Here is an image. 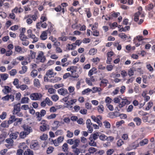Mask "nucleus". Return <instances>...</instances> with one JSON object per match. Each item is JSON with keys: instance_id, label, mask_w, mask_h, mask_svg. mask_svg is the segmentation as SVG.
Returning <instances> with one entry per match:
<instances>
[{"instance_id": "obj_1", "label": "nucleus", "mask_w": 155, "mask_h": 155, "mask_svg": "<svg viewBox=\"0 0 155 155\" xmlns=\"http://www.w3.org/2000/svg\"><path fill=\"white\" fill-rule=\"evenodd\" d=\"M38 18V16L37 14L33 15L29 14L25 16V19H26V22L28 25H31L33 21H35Z\"/></svg>"}, {"instance_id": "obj_2", "label": "nucleus", "mask_w": 155, "mask_h": 155, "mask_svg": "<svg viewBox=\"0 0 155 155\" xmlns=\"http://www.w3.org/2000/svg\"><path fill=\"white\" fill-rule=\"evenodd\" d=\"M21 104L18 103L14 105L13 106V110L12 111L14 115H17V116L22 117L23 116L22 113L20 112L21 111Z\"/></svg>"}, {"instance_id": "obj_3", "label": "nucleus", "mask_w": 155, "mask_h": 155, "mask_svg": "<svg viewBox=\"0 0 155 155\" xmlns=\"http://www.w3.org/2000/svg\"><path fill=\"white\" fill-rule=\"evenodd\" d=\"M42 97V94L38 93H32L30 95V97L32 100H39Z\"/></svg>"}, {"instance_id": "obj_4", "label": "nucleus", "mask_w": 155, "mask_h": 155, "mask_svg": "<svg viewBox=\"0 0 155 155\" xmlns=\"http://www.w3.org/2000/svg\"><path fill=\"white\" fill-rule=\"evenodd\" d=\"M46 111L45 110H41L40 112H37L35 113V115L36 116V118L37 121H39L41 120L42 117H44L46 114Z\"/></svg>"}, {"instance_id": "obj_5", "label": "nucleus", "mask_w": 155, "mask_h": 155, "mask_svg": "<svg viewBox=\"0 0 155 155\" xmlns=\"http://www.w3.org/2000/svg\"><path fill=\"white\" fill-rule=\"evenodd\" d=\"M27 32L28 37L33 39L32 42V43H35L38 41V38L36 37L35 35L32 33L31 30L29 29L27 30Z\"/></svg>"}, {"instance_id": "obj_6", "label": "nucleus", "mask_w": 155, "mask_h": 155, "mask_svg": "<svg viewBox=\"0 0 155 155\" xmlns=\"http://www.w3.org/2000/svg\"><path fill=\"white\" fill-rule=\"evenodd\" d=\"M30 147L34 150H37L39 149V145L38 142L37 140H32L31 142Z\"/></svg>"}, {"instance_id": "obj_7", "label": "nucleus", "mask_w": 155, "mask_h": 155, "mask_svg": "<svg viewBox=\"0 0 155 155\" xmlns=\"http://www.w3.org/2000/svg\"><path fill=\"white\" fill-rule=\"evenodd\" d=\"M139 143L137 141H135L131 143L127 147V150L130 151L135 149L139 146Z\"/></svg>"}, {"instance_id": "obj_8", "label": "nucleus", "mask_w": 155, "mask_h": 155, "mask_svg": "<svg viewBox=\"0 0 155 155\" xmlns=\"http://www.w3.org/2000/svg\"><path fill=\"white\" fill-rule=\"evenodd\" d=\"M22 128L23 129L24 131L26 134H29L30 132L32 131V129L31 127L28 125L24 124L22 126Z\"/></svg>"}, {"instance_id": "obj_9", "label": "nucleus", "mask_w": 155, "mask_h": 155, "mask_svg": "<svg viewBox=\"0 0 155 155\" xmlns=\"http://www.w3.org/2000/svg\"><path fill=\"white\" fill-rule=\"evenodd\" d=\"M36 59L41 62H44L45 61L46 58L44 55L43 52L41 51L39 52Z\"/></svg>"}, {"instance_id": "obj_10", "label": "nucleus", "mask_w": 155, "mask_h": 155, "mask_svg": "<svg viewBox=\"0 0 155 155\" xmlns=\"http://www.w3.org/2000/svg\"><path fill=\"white\" fill-rule=\"evenodd\" d=\"M87 127L88 129V132L89 133H92L93 131V129L91 126L92 123L90 119H87L86 121Z\"/></svg>"}, {"instance_id": "obj_11", "label": "nucleus", "mask_w": 155, "mask_h": 155, "mask_svg": "<svg viewBox=\"0 0 155 155\" xmlns=\"http://www.w3.org/2000/svg\"><path fill=\"white\" fill-rule=\"evenodd\" d=\"M114 52L112 51L108 52L107 53V58L106 60V63L107 64H110V62L112 61V56L114 55Z\"/></svg>"}, {"instance_id": "obj_12", "label": "nucleus", "mask_w": 155, "mask_h": 155, "mask_svg": "<svg viewBox=\"0 0 155 155\" xmlns=\"http://www.w3.org/2000/svg\"><path fill=\"white\" fill-rule=\"evenodd\" d=\"M49 23L50 24V27L48 28V30L46 31L50 34H55L56 33V31L55 29L53 27V25L51 22H49Z\"/></svg>"}, {"instance_id": "obj_13", "label": "nucleus", "mask_w": 155, "mask_h": 155, "mask_svg": "<svg viewBox=\"0 0 155 155\" xmlns=\"http://www.w3.org/2000/svg\"><path fill=\"white\" fill-rule=\"evenodd\" d=\"M130 104V102L127 99H123L122 101L118 105L119 107L121 108L124 106L125 105H128Z\"/></svg>"}, {"instance_id": "obj_14", "label": "nucleus", "mask_w": 155, "mask_h": 155, "mask_svg": "<svg viewBox=\"0 0 155 155\" xmlns=\"http://www.w3.org/2000/svg\"><path fill=\"white\" fill-rule=\"evenodd\" d=\"M119 112L116 111L109 113L108 115L109 117L113 118L115 117H119Z\"/></svg>"}, {"instance_id": "obj_15", "label": "nucleus", "mask_w": 155, "mask_h": 155, "mask_svg": "<svg viewBox=\"0 0 155 155\" xmlns=\"http://www.w3.org/2000/svg\"><path fill=\"white\" fill-rule=\"evenodd\" d=\"M58 92L59 94L63 96H65L68 94L67 90L66 89L62 88L58 89Z\"/></svg>"}, {"instance_id": "obj_16", "label": "nucleus", "mask_w": 155, "mask_h": 155, "mask_svg": "<svg viewBox=\"0 0 155 155\" xmlns=\"http://www.w3.org/2000/svg\"><path fill=\"white\" fill-rule=\"evenodd\" d=\"M56 74V73H54L52 69L48 70L46 73V75L50 78L52 77L54 75H55Z\"/></svg>"}, {"instance_id": "obj_17", "label": "nucleus", "mask_w": 155, "mask_h": 155, "mask_svg": "<svg viewBox=\"0 0 155 155\" xmlns=\"http://www.w3.org/2000/svg\"><path fill=\"white\" fill-rule=\"evenodd\" d=\"M84 11L87 18H89L92 16V15L90 8H85Z\"/></svg>"}, {"instance_id": "obj_18", "label": "nucleus", "mask_w": 155, "mask_h": 155, "mask_svg": "<svg viewBox=\"0 0 155 155\" xmlns=\"http://www.w3.org/2000/svg\"><path fill=\"white\" fill-rule=\"evenodd\" d=\"M90 141L88 143L89 145L91 146L96 147L97 146V143L95 141V140L92 139V137H90L89 138Z\"/></svg>"}, {"instance_id": "obj_19", "label": "nucleus", "mask_w": 155, "mask_h": 155, "mask_svg": "<svg viewBox=\"0 0 155 155\" xmlns=\"http://www.w3.org/2000/svg\"><path fill=\"white\" fill-rule=\"evenodd\" d=\"M80 142V140L79 139H75L74 140V144L71 147V148L72 149L76 148L79 146Z\"/></svg>"}, {"instance_id": "obj_20", "label": "nucleus", "mask_w": 155, "mask_h": 155, "mask_svg": "<svg viewBox=\"0 0 155 155\" xmlns=\"http://www.w3.org/2000/svg\"><path fill=\"white\" fill-rule=\"evenodd\" d=\"M40 38L42 40H45L47 38V32L46 31H43L40 35Z\"/></svg>"}, {"instance_id": "obj_21", "label": "nucleus", "mask_w": 155, "mask_h": 155, "mask_svg": "<svg viewBox=\"0 0 155 155\" xmlns=\"http://www.w3.org/2000/svg\"><path fill=\"white\" fill-rule=\"evenodd\" d=\"M40 129L41 131L44 132L46 130H49V125H41L40 127Z\"/></svg>"}, {"instance_id": "obj_22", "label": "nucleus", "mask_w": 155, "mask_h": 155, "mask_svg": "<svg viewBox=\"0 0 155 155\" xmlns=\"http://www.w3.org/2000/svg\"><path fill=\"white\" fill-rule=\"evenodd\" d=\"M97 70V69L94 67L92 68L88 72V75L89 76H91L94 74H96V71H95Z\"/></svg>"}, {"instance_id": "obj_23", "label": "nucleus", "mask_w": 155, "mask_h": 155, "mask_svg": "<svg viewBox=\"0 0 155 155\" xmlns=\"http://www.w3.org/2000/svg\"><path fill=\"white\" fill-rule=\"evenodd\" d=\"M134 121L136 122L137 125L139 126L141 124V120L138 117H136L134 118Z\"/></svg>"}, {"instance_id": "obj_24", "label": "nucleus", "mask_w": 155, "mask_h": 155, "mask_svg": "<svg viewBox=\"0 0 155 155\" xmlns=\"http://www.w3.org/2000/svg\"><path fill=\"white\" fill-rule=\"evenodd\" d=\"M154 8V5L152 3H150L146 6L145 9L147 11H150Z\"/></svg>"}, {"instance_id": "obj_25", "label": "nucleus", "mask_w": 155, "mask_h": 155, "mask_svg": "<svg viewBox=\"0 0 155 155\" xmlns=\"http://www.w3.org/2000/svg\"><path fill=\"white\" fill-rule=\"evenodd\" d=\"M141 14V13L140 11L136 12L134 15V20L135 21H138L139 20V17Z\"/></svg>"}, {"instance_id": "obj_26", "label": "nucleus", "mask_w": 155, "mask_h": 155, "mask_svg": "<svg viewBox=\"0 0 155 155\" xmlns=\"http://www.w3.org/2000/svg\"><path fill=\"white\" fill-rule=\"evenodd\" d=\"M24 155H33V152L29 149H27L24 152Z\"/></svg>"}, {"instance_id": "obj_27", "label": "nucleus", "mask_w": 155, "mask_h": 155, "mask_svg": "<svg viewBox=\"0 0 155 155\" xmlns=\"http://www.w3.org/2000/svg\"><path fill=\"white\" fill-rule=\"evenodd\" d=\"M148 140L147 138H145L139 142V144L141 146H143L147 144L148 143Z\"/></svg>"}, {"instance_id": "obj_28", "label": "nucleus", "mask_w": 155, "mask_h": 155, "mask_svg": "<svg viewBox=\"0 0 155 155\" xmlns=\"http://www.w3.org/2000/svg\"><path fill=\"white\" fill-rule=\"evenodd\" d=\"M16 118H15V116H11L9 118V120L8 121V123L9 124H11L16 121Z\"/></svg>"}, {"instance_id": "obj_29", "label": "nucleus", "mask_w": 155, "mask_h": 155, "mask_svg": "<svg viewBox=\"0 0 155 155\" xmlns=\"http://www.w3.org/2000/svg\"><path fill=\"white\" fill-rule=\"evenodd\" d=\"M29 99L28 97H24L22 98L21 103L22 104H27L28 103Z\"/></svg>"}, {"instance_id": "obj_30", "label": "nucleus", "mask_w": 155, "mask_h": 155, "mask_svg": "<svg viewBox=\"0 0 155 155\" xmlns=\"http://www.w3.org/2000/svg\"><path fill=\"white\" fill-rule=\"evenodd\" d=\"M136 71V69L134 67L130 68L128 72L129 75L130 76H132L134 74V71Z\"/></svg>"}, {"instance_id": "obj_31", "label": "nucleus", "mask_w": 155, "mask_h": 155, "mask_svg": "<svg viewBox=\"0 0 155 155\" xmlns=\"http://www.w3.org/2000/svg\"><path fill=\"white\" fill-rule=\"evenodd\" d=\"M61 78L58 77H55L50 79V81L53 83H56L61 80Z\"/></svg>"}, {"instance_id": "obj_32", "label": "nucleus", "mask_w": 155, "mask_h": 155, "mask_svg": "<svg viewBox=\"0 0 155 155\" xmlns=\"http://www.w3.org/2000/svg\"><path fill=\"white\" fill-rule=\"evenodd\" d=\"M18 134V132H16L15 133H12L10 135V137L12 139H15L17 138Z\"/></svg>"}, {"instance_id": "obj_33", "label": "nucleus", "mask_w": 155, "mask_h": 155, "mask_svg": "<svg viewBox=\"0 0 155 155\" xmlns=\"http://www.w3.org/2000/svg\"><path fill=\"white\" fill-rule=\"evenodd\" d=\"M27 69L28 68L27 66H24L22 67V70L19 71V72L21 74H24L27 71Z\"/></svg>"}, {"instance_id": "obj_34", "label": "nucleus", "mask_w": 155, "mask_h": 155, "mask_svg": "<svg viewBox=\"0 0 155 155\" xmlns=\"http://www.w3.org/2000/svg\"><path fill=\"white\" fill-rule=\"evenodd\" d=\"M99 136V133L98 132H96L91 134V137H92V139H94V140H95L98 138Z\"/></svg>"}, {"instance_id": "obj_35", "label": "nucleus", "mask_w": 155, "mask_h": 155, "mask_svg": "<svg viewBox=\"0 0 155 155\" xmlns=\"http://www.w3.org/2000/svg\"><path fill=\"white\" fill-rule=\"evenodd\" d=\"M1 78L2 80H5L8 77V75L7 74H0Z\"/></svg>"}, {"instance_id": "obj_36", "label": "nucleus", "mask_w": 155, "mask_h": 155, "mask_svg": "<svg viewBox=\"0 0 155 155\" xmlns=\"http://www.w3.org/2000/svg\"><path fill=\"white\" fill-rule=\"evenodd\" d=\"M97 110L100 113H102L104 111V107L101 104L98 106Z\"/></svg>"}, {"instance_id": "obj_37", "label": "nucleus", "mask_w": 155, "mask_h": 155, "mask_svg": "<svg viewBox=\"0 0 155 155\" xmlns=\"http://www.w3.org/2000/svg\"><path fill=\"white\" fill-rule=\"evenodd\" d=\"M34 84L35 87H38L40 86V84L39 80L38 79H35L34 81Z\"/></svg>"}, {"instance_id": "obj_38", "label": "nucleus", "mask_w": 155, "mask_h": 155, "mask_svg": "<svg viewBox=\"0 0 155 155\" xmlns=\"http://www.w3.org/2000/svg\"><path fill=\"white\" fill-rule=\"evenodd\" d=\"M19 37L21 40H25V39L27 38V36L24 35V32H21L19 35Z\"/></svg>"}, {"instance_id": "obj_39", "label": "nucleus", "mask_w": 155, "mask_h": 155, "mask_svg": "<svg viewBox=\"0 0 155 155\" xmlns=\"http://www.w3.org/2000/svg\"><path fill=\"white\" fill-rule=\"evenodd\" d=\"M97 149L93 147H91L88 150V151L91 154H94L95 152H96Z\"/></svg>"}, {"instance_id": "obj_40", "label": "nucleus", "mask_w": 155, "mask_h": 155, "mask_svg": "<svg viewBox=\"0 0 155 155\" xmlns=\"http://www.w3.org/2000/svg\"><path fill=\"white\" fill-rule=\"evenodd\" d=\"M15 51L19 53H21L22 50V48L19 46H15Z\"/></svg>"}, {"instance_id": "obj_41", "label": "nucleus", "mask_w": 155, "mask_h": 155, "mask_svg": "<svg viewBox=\"0 0 155 155\" xmlns=\"http://www.w3.org/2000/svg\"><path fill=\"white\" fill-rule=\"evenodd\" d=\"M38 73V72L37 70H34L31 72V75L32 77L35 78L37 75Z\"/></svg>"}, {"instance_id": "obj_42", "label": "nucleus", "mask_w": 155, "mask_h": 155, "mask_svg": "<svg viewBox=\"0 0 155 155\" xmlns=\"http://www.w3.org/2000/svg\"><path fill=\"white\" fill-rule=\"evenodd\" d=\"M68 39V37L64 36H61L58 38V39L59 41H65Z\"/></svg>"}, {"instance_id": "obj_43", "label": "nucleus", "mask_w": 155, "mask_h": 155, "mask_svg": "<svg viewBox=\"0 0 155 155\" xmlns=\"http://www.w3.org/2000/svg\"><path fill=\"white\" fill-rule=\"evenodd\" d=\"M108 83V81L105 79H103L101 81L100 86H101L102 84H104V86H106Z\"/></svg>"}, {"instance_id": "obj_44", "label": "nucleus", "mask_w": 155, "mask_h": 155, "mask_svg": "<svg viewBox=\"0 0 155 155\" xmlns=\"http://www.w3.org/2000/svg\"><path fill=\"white\" fill-rule=\"evenodd\" d=\"M6 137V135L5 134H2L0 135V144L3 141Z\"/></svg>"}, {"instance_id": "obj_45", "label": "nucleus", "mask_w": 155, "mask_h": 155, "mask_svg": "<svg viewBox=\"0 0 155 155\" xmlns=\"http://www.w3.org/2000/svg\"><path fill=\"white\" fill-rule=\"evenodd\" d=\"M120 13L119 12H112L111 15V16L112 18H116L120 15Z\"/></svg>"}, {"instance_id": "obj_46", "label": "nucleus", "mask_w": 155, "mask_h": 155, "mask_svg": "<svg viewBox=\"0 0 155 155\" xmlns=\"http://www.w3.org/2000/svg\"><path fill=\"white\" fill-rule=\"evenodd\" d=\"M56 116V115L55 114H52L46 116V118L49 120H51L55 118Z\"/></svg>"}, {"instance_id": "obj_47", "label": "nucleus", "mask_w": 155, "mask_h": 155, "mask_svg": "<svg viewBox=\"0 0 155 155\" xmlns=\"http://www.w3.org/2000/svg\"><path fill=\"white\" fill-rule=\"evenodd\" d=\"M153 105V103L152 102L150 101L148 102L147 105L145 108V110H149Z\"/></svg>"}, {"instance_id": "obj_48", "label": "nucleus", "mask_w": 155, "mask_h": 155, "mask_svg": "<svg viewBox=\"0 0 155 155\" xmlns=\"http://www.w3.org/2000/svg\"><path fill=\"white\" fill-rule=\"evenodd\" d=\"M54 149V148L52 147H48L47 150V153L48 154H50L51 153Z\"/></svg>"}, {"instance_id": "obj_49", "label": "nucleus", "mask_w": 155, "mask_h": 155, "mask_svg": "<svg viewBox=\"0 0 155 155\" xmlns=\"http://www.w3.org/2000/svg\"><path fill=\"white\" fill-rule=\"evenodd\" d=\"M8 124H9L8 123V122H7L6 121H4L1 123V127L4 128L7 127L8 126Z\"/></svg>"}, {"instance_id": "obj_50", "label": "nucleus", "mask_w": 155, "mask_h": 155, "mask_svg": "<svg viewBox=\"0 0 155 155\" xmlns=\"http://www.w3.org/2000/svg\"><path fill=\"white\" fill-rule=\"evenodd\" d=\"M97 50L94 48H91L89 51V54L90 55H94L96 53Z\"/></svg>"}, {"instance_id": "obj_51", "label": "nucleus", "mask_w": 155, "mask_h": 155, "mask_svg": "<svg viewBox=\"0 0 155 155\" xmlns=\"http://www.w3.org/2000/svg\"><path fill=\"white\" fill-rule=\"evenodd\" d=\"M68 149V145L66 143H64L62 146V150L64 152H66Z\"/></svg>"}, {"instance_id": "obj_52", "label": "nucleus", "mask_w": 155, "mask_h": 155, "mask_svg": "<svg viewBox=\"0 0 155 155\" xmlns=\"http://www.w3.org/2000/svg\"><path fill=\"white\" fill-rule=\"evenodd\" d=\"M45 100L46 102V104L48 105L51 106L52 104V102L50 100L48 97H46Z\"/></svg>"}, {"instance_id": "obj_53", "label": "nucleus", "mask_w": 155, "mask_h": 155, "mask_svg": "<svg viewBox=\"0 0 155 155\" xmlns=\"http://www.w3.org/2000/svg\"><path fill=\"white\" fill-rule=\"evenodd\" d=\"M5 92L8 93L11 92V88L8 86H5L4 89Z\"/></svg>"}, {"instance_id": "obj_54", "label": "nucleus", "mask_w": 155, "mask_h": 155, "mask_svg": "<svg viewBox=\"0 0 155 155\" xmlns=\"http://www.w3.org/2000/svg\"><path fill=\"white\" fill-rule=\"evenodd\" d=\"M104 125L105 128H110L111 125L110 124L108 121H105L104 122Z\"/></svg>"}, {"instance_id": "obj_55", "label": "nucleus", "mask_w": 155, "mask_h": 155, "mask_svg": "<svg viewBox=\"0 0 155 155\" xmlns=\"http://www.w3.org/2000/svg\"><path fill=\"white\" fill-rule=\"evenodd\" d=\"M71 77L74 78H77L79 77V75L76 72H73V73H71Z\"/></svg>"}, {"instance_id": "obj_56", "label": "nucleus", "mask_w": 155, "mask_h": 155, "mask_svg": "<svg viewBox=\"0 0 155 155\" xmlns=\"http://www.w3.org/2000/svg\"><path fill=\"white\" fill-rule=\"evenodd\" d=\"M36 52L32 51L31 50L30 51V54L31 58L32 59H34L35 58L36 54Z\"/></svg>"}, {"instance_id": "obj_57", "label": "nucleus", "mask_w": 155, "mask_h": 155, "mask_svg": "<svg viewBox=\"0 0 155 155\" xmlns=\"http://www.w3.org/2000/svg\"><path fill=\"white\" fill-rule=\"evenodd\" d=\"M17 73V71L16 69H12L9 71V74L11 76H14Z\"/></svg>"}, {"instance_id": "obj_58", "label": "nucleus", "mask_w": 155, "mask_h": 155, "mask_svg": "<svg viewBox=\"0 0 155 155\" xmlns=\"http://www.w3.org/2000/svg\"><path fill=\"white\" fill-rule=\"evenodd\" d=\"M21 97V94L20 93H18L15 94V99L16 100L19 101L20 100Z\"/></svg>"}, {"instance_id": "obj_59", "label": "nucleus", "mask_w": 155, "mask_h": 155, "mask_svg": "<svg viewBox=\"0 0 155 155\" xmlns=\"http://www.w3.org/2000/svg\"><path fill=\"white\" fill-rule=\"evenodd\" d=\"M28 134H26L25 132L23 131L21 132L20 134V137L21 138H25L27 135Z\"/></svg>"}, {"instance_id": "obj_60", "label": "nucleus", "mask_w": 155, "mask_h": 155, "mask_svg": "<svg viewBox=\"0 0 155 155\" xmlns=\"http://www.w3.org/2000/svg\"><path fill=\"white\" fill-rule=\"evenodd\" d=\"M134 38L136 39L139 42H140L144 39L143 37L142 36L140 35L137 36L136 37H135Z\"/></svg>"}, {"instance_id": "obj_61", "label": "nucleus", "mask_w": 155, "mask_h": 155, "mask_svg": "<svg viewBox=\"0 0 155 155\" xmlns=\"http://www.w3.org/2000/svg\"><path fill=\"white\" fill-rule=\"evenodd\" d=\"M99 10L98 8H95L93 12V15L94 16H97L99 14Z\"/></svg>"}, {"instance_id": "obj_62", "label": "nucleus", "mask_w": 155, "mask_h": 155, "mask_svg": "<svg viewBox=\"0 0 155 155\" xmlns=\"http://www.w3.org/2000/svg\"><path fill=\"white\" fill-rule=\"evenodd\" d=\"M100 139L102 140H105L107 139V137L104 134H101L99 136Z\"/></svg>"}, {"instance_id": "obj_63", "label": "nucleus", "mask_w": 155, "mask_h": 155, "mask_svg": "<svg viewBox=\"0 0 155 155\" xmlns=\"http://www.w3.org/2000/svg\"><path fill=\"white\" fill-rule=\"evenodd\" d=\"M67 136L69 138L72 137L73 136V132H71L69 130H68L67 132Z\"/></svg>"}, {"instance_id": "obj_64", "label": "nucleus", "mask_w": 155, "mask_h": 155, "mask_svg": "<svg viewBox=\"0 0 155 155\" xmlns=\"http://www.w3.org/2000/svg\"><path fill=\"white\" fill-rule=\"evenodd\" d=\"M63 131L61 130H58L55 132V134L56 136L61 135L63 134Z\"/></svg>"}]
</instances>
